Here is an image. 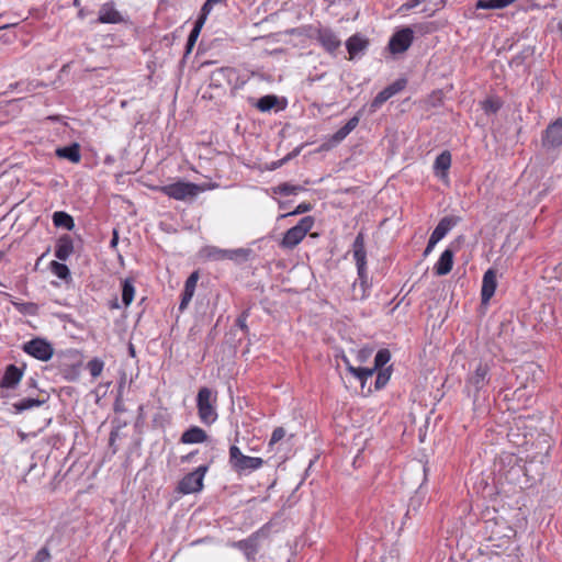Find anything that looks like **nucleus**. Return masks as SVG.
Here are the masks:
<instances>
[{
  "label": "nucleus",
  "mask_w": 562,
  "mask_h": 562,
  "mask_svg": "<svg viewBox=\"0 0 562 562\" xmlns=\"http://www.w3.org/2000/svg\"><path fill=\"white\" fill-rule=\"evenodd\" d=\"M426 0H407V2L403 5L407 10L417 7L418 4L425 2Z\"/></svg>",
  "instance_id": "obj_51"
},
{
  "label": "nucleus",
  "mask_w": 562,
  "mask_h": 562,
  "mask_svg": "<svg viewBox=\"0 0 562 562\" xmlns=\"http://www.w3.org/2000/svg\"><path fill=\"white\" fill-rule=\"evenodd\" d=\"M391 359V353L387 349H381L376 352L374 358V371L383 368Z\"/></svg>",
  "instance_id": "obj_35"
},
{
  "label": "nucleus",
  "mask_w": 562,
  "mask_h": 562,
  "mask_svg": "<svg viewBox=\"0 0 562 562\" xmlns=\"http://www.w3.org/2000/svg\"><path fill=\"white\" fill-rule=\"evenodd\" d=\"M229 464L236 472L245 473L261 468L263 460L257 457L245 456L237 446H232L229 448Z\"/></svg>",
  "instance_id": "obj_3"
},
{
  "label": "nucleus",
  "mask_w": 562,
  "mask_h": 562,
  "mask_svg": "<svg viewBox=\"0 0 562 562\" xmlns=\"http://www.w3.org/2000/svg\"><path fill=\"white\" fill-rule=\"evenodd\" d=\"M406 87V80L405 79H397L393 83L386 87L389 91H391V95H395L400 91H402Z\"/></svg>",
  "instance_id": "obj_43"
},
{
  "label": "nucleus",
  "mask_w": 562,
  "mask_h": 562,
  "mask_svg": "<svg viewBox=\"0 0 562 562\" xmlns=\"http://www.w3.org/2000/svg\"><path fill=\"white\" fill-rule=\"evenodd\" d=\"M381 562H400V553L397 549H391L382 558Z\"/></svg>",
  "instance_id": "obj_46"
},
{
  "label": "nucleus",
  "mask_w": 562,
  "mask_h": 562,
  "mask_svg": "<svg viewBox=\"0 0 562 562\" xmlns=\"http://www.w3.org/2000/svg\"><path fill=\"white\" fill-rule=\"evenodd\" d=\"M90 12L86 9V5L79 8L78 15H79L80 19H83Z\"/></svg>",
  "instance_id": "obj_55"
},
{
  "label": "nucleus",
  "mask_w": 562,
  "mask_h": 562,
  "mask_svg": "<svg viewBox=\"0 0 562 562\" xmlns=\"http://www.w3.org/2000/svg\"><path fill=\"white\" fill-rule=\"evenodd\" d=\"M52 271L60 279H66L69 276V269L66 265L53 261L50 263Z\"/></svg>",
  "instance_id": "obj_38"
},
{
  "label": "nucleus",
  "mask_w": 562,
  "mask_h": 562,
  "mask_svg": "<svg viewBox=\"0 0 562 562\" xmlns=\"http://www.w3.org/2000/svg\"><path fill=\"white\" fill-rule=\"evenodd\" d=\"M121 409H122V406L115 407V411H121Z\"/></svg>",
  "instance_id": "obj_63"
},
{
  "label": "nucleus",
  "mask_w": 562,
  "mask_h": 562,
  "mask_svg": "<svg viewBox=\"0 0 562 562\" xmlns=\"http://www.w3.org/2000/svg\"><path fill=\"white\" fill-rule=\"evenodd\" d=\"M134 294L135 288L132 281L128 279L124 280L122 288V302L125 306H128L133 302Z\"/></svg>",
  "instance_id": "obj_29"
},
{
  "label": "nucleus",
  "mask_w": 562,
  "mask_h": 562,
  "mask_svg": "<svg viewBox=\"0 0 562 562\" xmlns=\"http://www.w3.org/2000/svg\"><path fill=\"white\" fill-rule=\"evenodd\" d=\"M515 445L522 446V445H525V442H515Z\"/></svg>",
  "instance_id": "obj_60"
},
{
  "label": "nucleus",
  "mask_w": 562,
  "mask_h": 562,
  "mask_svg": "<svg viewBox=\"0 0 562 562\" xmlns=\"http://www.w3.org/2000/svg\"><path fill=\"white\" fill-rule=\"evenodd\" d=\"M369 46V41L360 34L350 36L346 42V48L349 53V58L353 59L359 54L363 53Z\"/></svg>",
  "instance_id": "obj_15"
},
{
  "label": "nucleus",
  "mask_w": 562,
  "mask_h": 562,
  "mask_svg": "<svg viewBox=\"0 0 562 562\" xmlns=\"http://www.w3.org/2000/svg\"><path fill=\"white\" fill-rule=\"evenodd\" d=\"M194 295V291L193 290H189V289H186L183 290L182 294H181V302H180V305H179V310L180 311H183L187 308V306L189 305L190 301L192 300Z\"/></svg>",
  "instance_id": "obj_42"
},
{
  "label": "nucleus",
  "mask_w": 562,
  "mask_h": 562,
  "mask_svg": "<svg viewBox=\"0 0 562 562\" xmlns=\"http://www.w3.org/2000/svg\"><path fill=\"white\" fill-rule=\"evenodd\" d=\"M370 355V351H367V350H360L359 353H358V359L359 361H364L367 359V357H369Z\"/></svg>",
  "instance_id": "obj_54"
},
{
  "label": "nucleus",
  "mask_w": 562,
  "mask_h": 562,
  "mask_svg": "<svg viewBox=\"0 0 562 562\" xmlns=\"http://www.w3.org/2000/svg\"><path fill=\"white\" fill-rule=\"evenodd\" d=\"M457 224V220L453 217L446 216L440 220L436 228L430 235L435 241L439 243L448 232Z\"/></svg>",
  "instance_id": "obj_20"
},
{
  "label": "nucleus",
  "mask_w": 562,
  "mask_h": 562,
  "mask_svg": "<svg viewBox=\"0 0 562 562\" xmlns=\"http://www.w3.org/2000/svg\"><path fill=\"white\" fill-rule=\"evenodd\" d=\"M502 106V102L497 98H488L482 102V109L486 114H495Z\"/></svg>",
  "instance_id": "obj_33"
},
{
  "label": "nucleus",
  "mask_w": 562,
  "mask_h": 562,
  "mask_svg": "<svg viewBox=\"0 0 562 562\" xmlns=\"http://www.w3.org/2000/svg\"><path fill=\"white\" fill-rule=\"evenodd\" d=\"M258 537L256 535L240 540L235 543V547L243 550L248 560H254L258 552Z\"/></svg>",
  "instance_id": "obj_21"
},
{
  "label": "nucleus",
  "mask_w": 562,
  "mask_h": 562,
  "mask_svg": "<svg viewBox=\"0 0 562 562\" xmlns=\"http://www.w3.org/2000/svg\"><path fill=\"white\" fill-rule=\"evenodd\" d=\"M516 0H477L475 8L483 10L504 9Z\"/></svg>",
  "instance_id": "obj_26"
},
{
  "label": "nucleus",
  "mask_w": 562,
  "mask_h": 562,
  "mask_svg": "<svg viewBox=\"0 0 562 562\" xmlns=\"http://www.w3.org/2000/svg\"><path fill=\"white\" fill-rule=\"evenodd\" d=\"M56 155L75 164H78L81 159L80 147L76 143L71 144L70 146L57 148Z\"/></svg>",
  "instance_id": "obj_24"
},
{
  "label": "nucleus",
  "mask_w": 562,
  "mask_h": 562,
  "mask_svg": "<svg viewBox=\"0 0 562 562\" xmlns=\"http://www.w3.org/2000/svg\"><path fill=\"white\" fill-rule=\"evenodd\" d=\"M44 400L36 398H23L16 403L12 404L14 413L20 414L24 411L31 409L33 407H38L44 404Z\"/></svg>",
  "instance_id": "obj_27"
},
{
  "label": "nucleus",
  "mask_w": 562,
  "mask_h": 562,
  "mask_svg": "<svg viewBox=\"0 0 562 562\" xmlns=\"http://www.w3.org/2000/svg\"><path fill=\"white\" fill-rule=\"evenodd\" d=\"M349 372L363 384L368 378L373 375L374 369L349 367Z\"/></svg>",
  "instance_id": "obj_32"
},
{
  "label": "nucleus",
  "mask_w": 562,
  "mask_h": 562,
  "mask_svg": "<svg viewBox=\"0 0 562 562\" xmlns=\"http://www.w3.org/2000/svg\"><path fill=\"white\" fill-rule=\"evenodd\" d=\"M206 439L207 435L202 428L191 426L181 435L180 442L186 445L202 443L206 441Z\"/></svg>",
  "instance_id": "obj_19"
},
{
  "label": "nucleus",
  "mask_w": 562,
  "mask_h": 562,
  "mask_svg": "<svg viewBox=\"0 0 562 562\" xmlns=\"http://www.w3.org/2000/svg\"><path fill=\"white\" fill-rule=\"evenodd\" d=\"M485 532L488 535L490 540H509L516 533L515 529L502 516L487 518L484 521Z\"/></svg>",
  "instance_id": "obj_5"
},
{
  "label": "nucleus",
  "mask_w": 562,
  "mask_h": 562,
  "mask_svg": "<svg viewBox=\"0 0 562 562\" xmlns=\"http://www.w3.org/2000/svg\"><path fill=\"white\" fill-rule=\"evenodd\" d=\"M342 361H344L345 366L347 367L348 371H349V367H353L346 356H342Z\"/></svg>",
  "instance_id": "obj_58"
},
{
  "label": "nucleus",
  "mask_w": 562,
  "mask_h": 562,
  "mask_svg": "<svg viewBox=\"0 0 562 562\" xmlns=\"http://www.w3.org/2000/svg\"><path fill=\"white\" fill-rule=\"evenodd\" d=\"M206 18L202 16L201 14L195 21L194 27L191 30L187 41V54H189L192 50L193 46L195 45V42L200 35L201 29L203 27Z\"/></svg>",
  "instance_id": "obj_25"
},
{
  "label": "nucleus",
  "mask_w": 562,
  "mask_h": 562,
  "mask_svg": "<svg viewBox=\"0 0 562 562\" xmlns=\"http://www.w3.org/2000/svg\"><path fill=\"white\" fill-rule=\"evenodd\" d=\"M277 103H278V98L276 95L268 94V95L260 98L257 101L256 106L261 112H267V111H270L272 108H274Z\"/></svg>",
  "instance_id": "obj_30"
},
{
  "label": "nucleus",
  "mask_w": 562,
  "mask_h": 562,
  "mask_svg": "<svg viewBox=\"0 0 562 562\" xmlns=\"http://www.w3.org/2000/svg\"><path fill=\"white\" fill-rule=\"evenodd\" d=\"M226 255H228L227 249L211 248L209 250V256L216 260L226 259Z\"/></svg>",
  "instance_id": "obj_49"
},
{
  "label": "nucleus",
  "mask_w": 562,
  "mask_h": 562,
  "mask_svg": "<svg viewBox=\"0 0 562 562\" xmlns=\"http://www.w3.org/2000/svg\"><path fill=\"white\" fill-rule=\"evenodd\" d=\"M87 368L91 376L95 379L101 375L104 368V362L99 358H93L88 362Z\"/></svg>",
  "instance_id": "obj_34"
},
{
  "label": "nucleus",
  "mask_w": 562,
  "mask_h": 562,
  "mask_svg": "<svg viewBox=\"0 0 562 562\" xmlns=\"http://www.w3.org/2000/svg\"><path fill=\"white\" fill-rule=\"evenodd\" d=\"M216 395L211 389L201 387L196 396V407L200 420L205 425H212L217 419L215 409Z\"/></svg>",
  "instance_id": "obj_1"
},
{
  "label": "nucleus",
  "mask_w": 562,
  "mask_h": 562,
  "mask_svg": "<svg viewBox=\"0 0 562 562\" xmlns=\"http://www.w3.org/2000/svg\"><path fill=\"white\" fill-rule=\"evenodd\" d=\"M497 286L496 272L493 269H488L482 280L481 297L482 303L486 304L494 295Z\"/></svg>",
  "instance_id": "obj_13"
},
{
  "label": "nucleus",
  "mask_w": 562,
  "mask_h": 562,
  "mask_svg": "<svg viewBox=\"0 0 562 562\" xmlns=\"http://www.w3.org/2000/svg\"><path fill=\"white\" fill-rule=\"evenodd\" d=\"M390 376H391V374H390L389 370H380L376 375V379H375V389L380 390V389L384 387L386 385V383L389 382Z\"/></svg>",
  "instance_id": "obj_40"
},
{
  "label": "nucleus",
  "mask_w": 562,
  "mask_h": 562,
  "mask_svg": "<svg viewBox=\"0 0 562 562\" xmlns=\"http://www.w3.org/2000/svg\"><path fill=\"white\" fill-rule=\"evenodd\" d=\"M299 153H300V148L294 149V150H293V151H292L288 157H285V158L283 159V161H286V160H289L290 158L295 157L296 155H299Z\"/></svg>",
  "instance_id": "obj_57"
},
{
  "label": "nucleus",
  "mask_w": 562,
  "mask_h": 562,
  "mask_svg": "<svg viewBox=\"0 0 562 562\" xmlns=\"http://www.w3.org/2000/svg\"><path fill=\"white\" fill-rule=\"evenodd\" d=\"M90 0H74V5L77 8H81L86 5Z\"/></svg>",
  "instance_id": "obj_56"
},
{
  "label": "nucleus",
  "mask_w": 562,
  "mask_h": 562,
  "mask_svg": "<svg viewBox=\"0 0 562 562\" xmlns=\"http://www.w3.org/2000/svg\"><path fill=\"white\" fill-rule=\"evenodd\" d=\"M436 244H437V241H435L432 238H430V237H429V240H428L427 247H426V249L424 250V256H425V257H426V256H428V255L432 251V249H434V247L436 246Z\"/></svg>",
  "instance_id": "obj_52"
},
{
  "label": "nucleus",
  "mask_w": 562,
  "mask_h": 562,
  "mask_svg": "<svg viewBox=\"0 0 562 562\" xmlns=\"http://www.w3.org/2000/svg\"><path fill=\"white\" fill-rule=\"evenodd\" d=\"M314 225V218L312 216H305L290 229H288L280 243V246L285 249H293L297 246L306 234L312 229Z\"/></svg>",
  "instance_id": "obj_2"
},
{
  "label": "nucleus",
  "mask_w": 562,
  "mask_h": 562,
  "mask_svg": "<svg viewBox=\"0 0 562 562\" xmlns=\"http://www.w3.org/2000/svg\"><path fill=\"white\" fill-rule=\"evenodd\" d=\"M97 21L103 24H119L124 22V18L115 9L113 2H106L100 8Z\"/></svg>",
  "instance_id": "obj_12"
},
{
  "label": "nucleus",
  "mask_w": 562,
  "mask_h": 562,
  "mask_svg": "<svg viewBox=\"0 0 562 562\" xmlns=\"http://www.w3.org/2000/svg\"><path fill=\"white\" fill-rule=\"evenodd\" d=\"M130 353L134 355V349L131 347Z\"/></svg>",
  "instance_id": "obj_61"
},
{
  "label": "nucleus",
  "mask_w": 562,
  "mask_h": 562,
  "mask_svg": "<svg viewBox=\"0 0 562 562\" xmlns=\"http://www.w3.org/2000/svg\"><path fill=\"white\" fill-rule=\"evenodd\" d=\"M191 456H192V453H190V454H188V456L183 457L182 459H183L184 461H186V460H189Z\"/></svg>",
  "instance_id": "obj_59"
},
{
  "label": "nucleus",
  "mask_w": 562,
  "mask_h": 562,
  "mask_svg": "<svg viewBox=\"0 0 562 562\" xmlns=\"http://www.w3.org/2000/svg\"><path fill=\"white\" fill-rule=\"evenodd\" d=\"M32 562H50V553L46 548L37 551Z\"/></svg>",
  "instance_id": "obj_45"
},
{
  "label": "nucleus",
  "mask_w": 562,
  "mask_h": 562,
  "mask_svg": "<svg viewBox=\"0 0 562 562\" xmlns=\"http://www.w3.org/2000/svg\"><path fill=\"white\" fill-rule=\"evenodd\" d=\"M414 40V32L409 27H404L392 35L389 42V48L392 54H402L406 52Z\"/></svg>",
  "instance_id": "obj_10"
},
{
  "label": "nucleus",
  "mask_w": 562,
  "mask_h": 562,
  "mask_svg": "<svg viewBox=\"0 0 562 562\" xmlns=\"http://www.w3.org/2000/svg\"><path fill=\"white\" fill-rule=\"evenodd\" d=\"M390 92L391 91H389L386 88L380 91L371 102V109L375 111L376 109L381 108L383 103H385L390 98L393 97L391 95Z\"/></svg>",
  "instance_id": "obj_36"
},
{
  "label": "nucleus",
  "mask_w": 562,
  "mask_h": 562,
  "mask_svg": "<svg viewBox=\"0 0 562 562\" xmlns=\"http://www.w3.org/2000/svg\"><path fill=\"white\" fill-rule=\"evenodd\" d=\"M285 436V430L282 427H278L273 430L270 439V445L277 443Z\"/></svg>",
  "instance_id": "obj_50"
},
{
  "label": "nucleus",
  "mask_w": 562,
  "mask_h": 562,
  "mask_svg": "<svg viewBox=\"0 0 562 562\" xmlns=\"http://www.w3.org/2000/svg\"><path fill=\"white\" fill-rule=\"evenodd\" d=\"M490 362L479 361L473 372H471L467 379V391L473 393L476 397L479 392L490 383Z\"/></svg>",
  "instance_id": "obj_4"
},
{
  "label": "nucleus",
  "mask_w": 562,
  "mask_h": 562,
  "mask_svg": "<svg viewBox=\"0 0 562 562\" xmlns=\"http://www.w3.org/2000/svg\"><path fill=\"white\" fill-rule=\"evenodd\" d=\"M159 191L171 199L183 201L189 198H194L201 191V188L192 182L177 181L160 187Z\"/></svg>",
  "instance_id": "obj_6"
},
{
  "label": "nucleus",
  "mask_w": 562,
  "mask_h": 562,
  "mask_svg": "<svg viewBox=\"0 0 562 562\" xmlns=\"http://www.w3.org/2000/svg\"><path fill=\"white\" fill-rule=\"evenodd\" d=\"M209 470L207 465H200L193 472L188 473L178 485V491L182 494H192L203 488V480Z\"/></svg>",
  "instance_id": "obj_7"
},
{
  "label": "nucleus",
  "mask_w": 562,
  "mask_h": 562,
  "mask_svg": "<svg viewBox=\"0 0 562 562\" xmlns=\"http://www.w3.org/2000/svg\"><path fill=\"white\" fill-rule=\"evenodd\" d=\"M353 259L357 265L358 276L361 284L367 282V252L364 247V237L362 233H359L355 238L352 245Z\"/></svg>",
  "instance_id": "obj_9"
},
{
  "label": "nucleus",
  "mask_w": 562,
  "mask_h": 562,
  "mask_svg": "<svg viewBox=\"0 0 562 562\" xmlns=\"http://www.w3.org/2000/svg\"><path fill=\"white\" fill-rule=\"evenodd\" d=\"M233 68H220L212 74V80L220 82L222 79H229L234 75Z\"/></svg>",
  "instance_id": "obj_39"
},
{
  "label": "nucleus",
  "mask_w": 562,
  "mask_h": 562,
  "mask_svg": "<svg viewBox=\"0 0 562 562\" xmlns=\"http://www.w3.org/2000/svg\"><path fill=\"white\" fill-rule=\"evenodd\" d=\"M542 144L547 148L562 146V117L548 125L542 137Z\"/></svg>",
  "instance_id": "obj_11"
},
{
  "label": "nucleus",
  "mask_w": 562,
  "mask_h": 562,
  "mask_svg": "<svg viewBox=\"0 0 562 562\" xmlns=\"http://www.w3.org/2000/svg\"><path fill=\"white\" fill-rule=\"evenodd\" d=\"M316 38L328 53H334L341 44L337 35L329 29L318 30Z\"/></svg>",
  "instance_id": "obj_14"
},
{
  "label": "nucleus",
  "mask_w": 562,
  "mask_h": 562,
  "mask_svg": "<svg viewBox=\"0 0 562 562\" xmlns=\"http://www.w3.org/2000/svg\"><path fill=\"white\" fill-rule=\"evenodd\" d=\"M121 409H122V406L115 407V411H121Z\"/></svg>",
  "instance_id": "obj_62"
},
{
  "label": "nucleus",
  "mask_w": 562,
  "mask_h": 562,
  "mask_svg": "<svg viewBox=\"0 0 562 562\" xmlns=\"http://www.w3.org/2000/svg\"><path fill=\"white\" fill-rule=\"evenodd\" d=\"M227 254L228 255H226V259H231V260H236V259L247 260L249 255H250V250L246 249V248L227 249Z\"/></svg>",
  "instance_id": "obj_37"
},
{
  "label": "nucleus",
  "mask_w": 562,
  "mask_h": 562,
  "mask_svg": "<svg viewBox=\"0 0 562 562\" xmlns=\"http://www.w3.org/2000/svg\"><path fill=\"white\" fill-rule=\"evenodd\" d=\"M117 241H119V233L116 229L113 231V236H112V239H111V247H116L117 245Z\"/></svg>",
  "instance_id": "obj_53"
},
{
  "label": "nucleus",
  "mask_w": 562,
  "mask_h": 562,
  "mask_svg": "<svg viewBox=\"0 0 562 562\" xmlns=\"http://www.w3.org/2000/svg\"><path fill=\"white\" fill-rule=\"evenodd\" d=\"M198 280H199V273L196 271L192 272L189 276V278L186 280L184 288L195 291Z\"/></svg>",
  "instance_id": "obj_48"
},
{
  "label": "nucleus",
  "mask_w": 562,
  "mask_h": 562,
  "mask_svg": "<svg viewBox=\"0 0 562 562\" xmlns=\"http://www.w3.org/2000/svg\"><path fill=\"white\" fill-rule=\"evenodd\" d=\"M303 190L304 189L301 186H293L286 182L281 183L273 189L274 193H279L281 195H295Z\"/></svg>",
  "instance_id": "obj_31"
},
{
  "label": "nucleus",
  "mask_w": 562,
  "mask_h": 562,
  "mask_svg": "<svg viewBox=\"0 0 562 562\" xmlns=\"http://www.w3.org/2000/svg\"><path fill=\"white\" fill-rule=\"evenodd\" d=\"M311 209H312V205L310 203H301L296 206V209L294 211L283 214L282 217L306 213V212L311 211Z\"/></svg>",
  "instance_id": "obj_44"
},
{
  "label": "nucleus",
  "mask_w": 562,
  "mask_h": 562,
  "mask_svg": "<svg viewBox=\"0 0 562 562\" xmlns=\"http://www.w3.org/2000/svg\"><path fill=\"white\" fill-rule=\"evenodd\" d=\"M74 252V241L69 235H64L58 238L55 247V257L59 260L66 261Z\"/></svg>",
  "instance_id": "obj_18"
},
{
  "label": "nucleus",
  "mask_w": 562,
  "mask_h": 562,
  "mask_svg": "<svg viewBox=\"0 0 562 562\" xmlns=\"http://www.w3.org/2000/svg\"><path fill=\"white\" fill-rule=\"evenodd\" d=\"M53 223L56 227H64L69 231L75 226L74 218L69 214L61 211L54 213Z\"/></svg>",
  "instance_id": "obj_28"
},
{
  "label": "nucleus",
  "mask_w": 562,
  "mask_h": 562,
  "mask_svg": "<svg viewBox=\"0 0 562 562\" xmlns=\"http://www.w3.org/2000/svg\"><path fill=\"white\" fill-rule=\"evenodd\" d=\"M451 166V154L447 150L442 151L437 156L434 169L438 177L443 178L447 176V172Z\"/></svg>",
  "instance_id": "obj_22"
},
{
  "label": "nucleus",
  "mask_w": 562,
  "mask_h": 562,
  "mask_svg": "<svg viewBox=\"0 0 562 562\" xmlns=\"http://www.w3.org/2000/svg\"><path fill=\"white\" fill-rule=\"evenodd\" d=\"M453 251L451 249H446L438 261L434 266V271L436 276H446L448 274L453 267Z\"/></svg>",
  "instance_id": "obj_16"
},
{
  "label": "nucleus",
  "mask_w": 562,
  "mask_h": 562,
  "mask_svg": "<svg viewBox=\"0 0 562 562\" xmlns=\"http://www.w3.org/2000/svg\"><path fill=\"white\" fill-rule=\"evenodd\" d=\"M248 316H249V311L246 310L236 319V326H238L245 333L248 331V327L246 324Z\"/></svg>",
  "instance_id": "obj_47"
},
{
  "label": "nucleus",
  "mask_w": 562,
  "mask_h": 562,
  "mask_svg": "<svg viewBox=\"0 0 562 562\" xmlns=\"http://www.w3.org/2000/svg\"><path fill=\"white\" fill-rule=\"evenodd\" d=\"M22 349L41 361H48L54 355L53 346L44 338H34L25 342Z\"/></svg>",
  "instance_id": "obj_8"
},
{
  "label": "nucleus",
  "mask_w": 562,
  "mask_h": 562,
  "mask_svg": "<svg viewBox=\"0 0 562 562\" xmlns=\"http://www.w3.org/2000/svg\"><path fill=\"white\" fill-rule=\"evenodd\" d=\"M359 124V117H351L342 127H340L330 138L333 144L342 142Z\"/></svg>",
  "instance_id": "obj_23"
},
{
  "label": "nucleus",
  "mask_w": 562,
  "mask_h": 562,
  "mask_svg": "<svg viewBox=\"0 0 562 562\" xmlns=\"http://www.w3.org/2000/svg\"><path fill=\"white\" fill-rule=\"evenodd\" d=\"M226 0H206L204 2V4L202 5V9H201V15L204 16V18H207V15L211 13V11L213 10L214 5L216 4H220V3H224Z\"/></svg>",
  "instance_id": "obj_41"
},
{
  "label": "nucleus",
  "mask_w": 562,
  "mask_h": 562,
  "mask_svg": "<svg viewBox=\"0 0 562 562\" xmlns=\"http://www.w3.org/2000/svg\"><path fill=\"white\" fill-rule=\"evenodd\" d=\"M22 375L23 371L21 369L14 364H10L4 371L0 386L5 389H14L21 381Z\"/></svg>",
  "instance_id": "obj_17"
}]
</instances>
